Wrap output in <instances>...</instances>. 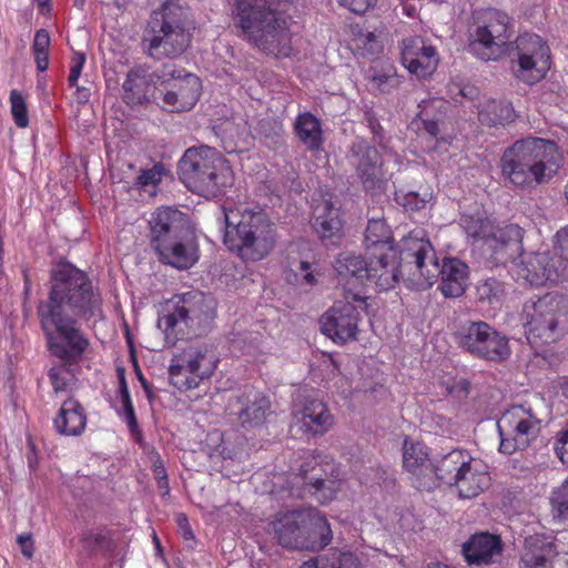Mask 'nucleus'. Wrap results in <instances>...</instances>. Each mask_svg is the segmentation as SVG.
Wrapping results in <instances>:
<instances>
[{
	"mask_svg": "<svg viewBox=\"0 0 568 568\" xmlns=\"http://www.w3.org/2000/svg\"><path fill=\"white\" fill-rule=\"evenodd\" d=\"M352 165L361 180L365 191H373L381 186L382 158L377 149L365 140H355L349 148Z\"/></svg>",
	"mask_w": 568,
	"mask_h": 568,
	"instance_id": "nucleus-23",
	"label": "nucleus"
},
{
	"mask_svg": "<svg viewBox=\"0 0 568 568\" xmlns=\"http://www.w3.org/2000/svg\"><path fill=\"white\" fill-rule=\"evenodd\" d=\"M488 481L489 477L486 473L475 471L468 464L458 479L454 480L453 486L457 487L460 498H473L488 486Z\"/></svg>",
	"mask_w": 568,
	"mask_h": 568,
	"instance_id": "nucleus-40",
	"label": "nucleus"
},
{
	"mask_svg": "<svg viewBox=\"0 0 568 568\" xmlns=\"http://www.w3.org/2000/svg\"><path fill=\"white\" fill-rule=\"evenodd\" d=\"M149 225L151 248L193 231L186 215L169 206L153 212Z\"/></svg>",
	"mask_w": 568,
	"mask_h": 568,
	"instance_id": "nucleus-21",
	"label": "nucleus"
},
{
	"mask_svg": "<svg viewBox=\"0 0 568 568\" xmlns=\"http://www.w3.org/2000/svg\"><path fill=\"white\" fill-rule=\"evenodd\" d=\"M313 227L323 242L337 244L343 236V221L339 209L328 200L316 203Z\"/></svg>",
	"mask_w": 568,
	"mask_h": 568,
	"instance_id": "nucleus-30",
	"label": "nucleus"
},
{
	"mask_svg": "<svg viewBox=\"0 0 568 568\" xmlns=\"http://www.w3.org/2000/svg\"><path fill=\"white\" fill-rule=\"evenodd\" d=\"M217 362L206 346L190 345L173 355L169 366L170 384L180 392L194 389L213 375Z\"/></svg>",
	"mask_w": 568,
	"mask_h": 568,
	"instance_id": "nucleus-11",
	"label": "nucleus"
},
{
	"mask_svg": "<svg viewBox=\"0 0 568 568\" xmlns=\"http://www.w3.org/2000/svg\"><path fill=\"white\" fill-rule=\"evenodd\" d=\"M122 409H123V412L122 413L118 412V414L120 416H123L124 420L128 424L130 433L132 435H136V434L140 435L141 432L139 429V424H138V419H136V416H135V410H134V407H133V403L128 404V405H123Z\"/></svg>",
	"mask_w": 568,
	"mask_h": 568,
	"instance_id": "nucleus-55",
	"label": "nucleus"
},
{
	"mask_svg": "<svg viewBox=\"0 0 568 568\" xmlns=\"http://www.w3.org/2000/svg\"><path fill=\"white\" fill-rule=\"evenodd\" d=\"M164 171L161 163L154 164L151 169L141 170L135 183L140 186H155L161 182Z\"/></svg>",
	"mask_w": 568,
	"mask_h": 568,
	"instance_id": "nucleus-51",
	"label": "nucleus"
},
{
	"mask_svg": "<svg viewBox=\"0 0 568 568\" xmlns=\"http://www.w3.org/2000/svg\"><path fill=\"white\" fill-rule=\"evenodd\" d=\"M352 300L336 302L321 317V331L337 344L357 339L359 311Z\"/></svg>",
	"mask_w": 568,
	"mask_h": 568,
	"instance_id": "nucleus-14",
	"label": "nucleus"
},
{
	"mask_svg": "<svg viewBox=\"0 0 568 568\" xmlns=\"http://www.w3.org/2000/svg\"><path fill=\"white\" fill-rule=\"evenodd\" d=\"M55 430L64 436H78L87 426V415L83 406L70 397L63 402L53 419Z\"/></svg>",
	"mask_w": 568,
	"mask_h": 568,
	"instance_id": "nucleus-34",
	"label": "nucleus"
},
{
	"mask_svg": "<svg viewBox=\"0 0 568 568\" xmlns=\"http://www.w3.org/2000/svg\"><path fill=\"white\" fill-rule=\"evenodd\" d=\"M11 112L14 123L19 128H26L29 124L27 105L23 97L16 90L10 93Z\"/></svg>",
	"mask_w": 568,
	"mask_h": 568,
	"instance_id": "nucleus-48",
	"label": "nucleus"
},
{
	"mask_svg": "<svg viewBox=\"0 0 568 568\" xmlns=\"http://www.w3.org/2000/svg\"><path fill=\"white\" fill-rule=\"evenodd\" d=\"M514 33V19L505 11L488 8L476 18L468 50L485 62L507 55L515 78L532 85L550 70V49L538 34L524 33L511 41Z\"/></svg>",
	"mask_w": 568,
	"mask_h": 568,
	"instance_id": "nucleus-2",
	"label": "nucleus"
},
{
	"mask_svg": "<svg viewBox=\"0 0 568 568\" xmlns=\"http://www.w3.org/2000/svg\"><path fill=\"white\" fill-rule=\"evenodd\" d=\"M300 568H361V561L349 550L331 548L326 554L303 562Z\"/></svg>",
	"mask_w": 568,
	"mask_h": 568,
	"instance_id": "nucleus-39",
	"label": "nucleus"
},
{
	"mask_svg": "<svg viewBox=\"0 0 568 568\" xmlns=\"http://www.w3.org/2000/svg\"><path fill=\"white\" fill-rule=\"evenodd\" d=\"M436 253L423 230H415L404 236L398 245L397 262L402 273L407 275L408 285L415 287V280L420 281L425 270L436 260Z\"/></svg>",
	"mask_w": 568,
	"mask_h": 568,
	"instance_id": "nucleus-13",
	"label": "nucleus"
},
{
	"mask_svg": "<svg viewBox=\"0 0 568 568\" xmlns=\"http://www.w3.org/2000/svg\"><path fill=\"white\" fill-rule=\"evenodd\" d=\"M49 45H50V37H49L48 31L44 29L38 30L34 34V40H33V45H32L33 53H40V54L48 53Z\"/></svg>",
	"mask_w": 568,
	"mask_h": 568,
	"instance_id": "nucleus-57",
	"label": "nucleus"
},
{
	"mask_svg": "<svg viewBox=\"0 0 568 568\" xmlns=\"http://www.w3.org/2000/svg\"><path fill=\"white\" fill-rule=\"evenodd\" d=\"M557 554L556 544L550 537L531 535L525 539L520 561L526 568H544Z\"/></svg>",
	"mask_w": 568,
	"mask_h": 568,
	"instance_id": "nucleus-32",
	"label": "nucleus"
},
{
	"mask_svg": "<svg viewBox=\"0 0 568 568\" xmlns=\"http://www.w3.org/2000/svg\"><path fill=\"white\" fill-rule=\"evenodd\" d=\"M90 90L84 87H77L75 97L79 103H87L90 99Z\"/></svg>",
	"mask_w": 568,
	"mask_h": 568,
	"instance_id": "nucleus-64",
	"label": "nucleus"
},
{
	"mask_svg": "<svg viewBox=\"0 0 568 568\" xmlns=\"http://www.w3.org/2000/svg\"><path fill=\"white\" fill-rule=\"evenodd\" d=\"M226 409L242 427L253 428L265 422L271 412V402L254 387H244L229 399Z\"/></svg>",
	"mask_w": 568,
	"mask_h": 568,
	"instance_id": "nucleus-16",
	"label": "nucleus"
},
{
	"mask_svg": "<svg viewBox=\"0 0 568 568\" xmlns=\"http://www.w3.org/2000/svg\"><path fill=\"white\" fill-rule=\"evenodd\" d=\"M202 93L200 78L185 69L179 79L164 93L161 92L164 105L172 112H185L194 108Z\"/></svg>",
	"mask_w": 568,
	"mask_h": 568,
	"instance_id": "nucleus-28",
	"label": "nucleus"
},
{
	"mask_svg": "<svg viewBox=\"0 0 568 568\" xmlns=\"http://www.w3.org/2000/svg\"><path fill=\"white\" fill-rule=\"evenodd\" d=\"M152 250L159 262L180 271L193 267L200 260V247L194 230Z\"/></svg>",
	"mask_w": 568,
	"mask_h": 568,
	"instance_id": "nucleus-19",
	"label": "nucleus"
},
{
	"mask_svg": "<svg viewBox=\"0 0 568 568\" xmlns=\"http://www.w3.org/2000/svg\"><path fill=\"white\" fill-rule=\"evenodd\" d=\"M545 410L544 398H538L535 405L530 402H525L508 409L503 416L501 422H507L513 427V434L525 442V445L529 446L541 430L546 415Z\"/></svg>",
	"mask_w": 568,
	"mask_h": 568,
	"instance_id": "nucleus-18",
	"label": "nucleus"
},
{
	"mask_svg": "<svg viewBox=\"0 0 568 568\" xmlns=\"http://www.w3.org/2000/svg\"><path fill=\"white\" fill-rule=\"evenodd\" d=\"M395 200L397 204L403 206L406 211H419L424 209L428 202V194L420 195L418 192H396Z\"/></svg>",
	"mask_w": 568,
	"mask_h": 568,
	"instance_id": "nucleus-47",
	"label": "nucleus"
},
{
	"mask_svg": "<svg viewBox=\"0 0 568 568\" xmlns=\"http://www.w3.org/2000/svg\"><path fill=\"white\" fill-rule=\"evenodd\" d=\"M504 295V285L495 277L480 281L476 286V296L479 302L494 304Z\"/></svg>",
	"mask_w": 568,
	"mask_h": 568,
	"instance_id": "nucleus-46",
	"label": "nucleus"
},
{
	"mask_svg": "<svg viewBox=\"0 0 568 568\" xmlns=\"http://www.w3.org/2000/svg\"><path fill=\"white\" fill-rule=\"evenodd\" d=\"M515 119L516 113L511 103L503 100H488L478 110L479 122L487 126H506Z\"/></svg>",
	"mask_w": 568,
	"mask_h": 568,
	"instance_id": "nucleus-37",
	"label": "nucleus"
},
{
	"mask_svg": "<svg viewBox=\"0 0 568 568\" xmlns=\"http://www.w3.org/2000/svg\"><path fill=\"white\" fill-rule=\"evenodd\" d=\"M338 283L344 286L346 300L365 302L364 287L367 285L368 255L342 252L334 262Z\"/></svg>",
	"mask_w": 568,
	"mask_h": 568,
	"instance_id": "nucleus-15",
	"label": "nucleus"
},
{
	"mask_svg": "<svg viewBox=\"0 0 568 568\" xmlns=\"http://www.w3.org/2000/svg\"><path fill=\"white\" fill-rule=\"evenodd\" d=\"M216 315L215 301L197 291L176 294L163 306L158 327L166 339L183 336L200 337L207 334Z\"/></svg>",
	"mask_w": 568,
	"mask_h": 568,
	"instance_id": "nucleus-6",
	"label": "nucleus"
},
{
	"mask_svg": "<svg viewBox=\"0 0 568 568\" xmlns=\"http://www.w3.org/2000/svg\"><path fill=\"white\" fill-rule=\"evenodd\" d=\"M310 268L311 264L308 261L288 256L285 271V280L288 283L294 284L300 283L301 281H304L306 284H314L315 277Z\"/></svg>",
	"mask_w": 568,
	"mask_h": 568,
	"instance_id": "nucleus-44",
	"label": "nucleus"
},
{
	"mask_svg": "<svg viewBox=\"0 0 568 568\" xmlns=\"http://www.w3.org/2000/svg\"><path fill=\"white\" fill-rule=\"evenodd\" d=\"M38 317L51 355L78 364L90 345L78 322L94 326L104 318L101 292L69 261L53 262L48 296L38 306Z\"/></svg>",
	"mask_w": 568,
	"mask_h": 568,
	"instance_id": "nucleus-1",
	"label": "nucleus"
},
{
	"mask_svg": "<svg viewBox=\"0 0 568 568\" xmlns=\"http://www.w3.org/2000/svg\"><path fill=\"white\" fill-rule=\"evenodd\" d=\"M17 542L21 548V552L24 557L31 558L34 552L33 540L31 534L19 535Z\"/></svg>",
	"mask_w": 568,
	"mask_h": 568,
	"instance_id": "nucleus-59",
	"label": "nucleus"
},
{
	"mask_svg": "<svg viewBox=\"0 0 568 568\" xmlns=\"http://www.w3.org/2000/svg\"><path fill=\"white\" fill-rule=\"evenodd\" d=\"M85 54L82 52H75L71 60L70 74L68 83L70 87H75L85 63Z\"/></svg>",
	"mask_w": 568,
	"mask_h": 568,
	"instance_id": "nucleus-54",
	"label": "nucleus"
},
{
	"mask_svg": "<svg viewBox=\"0 0 568 568\" xmlns=\"http://www.w3.org/2000/svg\"><path fill=\"white\" fill-rule=\"evenodd\" d=\"M550 510L552 519L557 523L568 520V480L567 478L562 484L551 491Z\"/></svg>",
	"mask_w": 568,
	"mask_h": 568,
	"instance_id": "nucleus-45",
	"label": "nucleus"
},
{
	"mask_svg": "<svg viewBox=\"0 0 568 568\" xmlns=\"http://www.w3.org/2000/svg\"><path fill=\"white\" fill-rule=\"evenodd\" d=\"M155 88L149 81V67L136 64L131 68L122 83L121 99L131 109L148 106L156 103Z\"/></svg>",
	"mask_w": 568,
	"mask_h": 568,
	"instance_id": "nucleus-26",
	"label": "nucleus"
},
{
	"mask_svg": "<svg viewBox=\"0 0 568 568\" xmlns=\"http://www.w3.org/2000/svg\"><path fill=\"white\" fill-rule=\"evenodd\" d=\"M459 225L474 240H486L490 232V221L481 212L463 213L459 219Z\"/></svg>",
	"mask_w": 568,
	"mask_h": 568,
	"instance_id": "nucleus-41",
	"label": "nucleus"
},
{
	"mask_svg": "<svg viewBox=\"0 0 568 568\" xmlns=\"http://www.w3.org/2000/svg\"><path fill=\"white\" fill-rule=\"evenodd\" d=\"M499 169L507 187L531 192L557 175L560 169L557 144L537 136L519 139L504 150Z\"/></svg>",
	"mask_w": 568,
	"mask_h": 568,
	"instance_id": "nucleus-3",
	"label": "nucleus"
},
{
	"mask_svg": "<svg viewBox=\"0 0 568 568\" xmlns=\"http://www.w3.org/2000/svg\"><path fill=\"white\" fill-rule=\"evenodd\" d=\"M339 3L356 14H364L376 3V0H339Z\"/></svg>",
	"mask_w": 568,
	"mask_h": 568,
	"instance_id": "nucleus-56",
	"label": "nucleus"
},
{
	"mask_svg": "<svg viewBox=\"0 0 568 568\" xmlns=\"http://www.w3.org/2000/svg\"><path fill=\"white\" fill-rule=\"evenodd\" d=\"M458 95L468 100H473L477 95V89L470 85H464L459 88Z\"/></svg>",
	"mask_w": 568,
	"mask_h": 568,
	"instance_id": "nucleus-63",
	"label": "nucleus"
},
{
	"mask_svg": "<svg viewBox=\"0 0 568 568\" xmlns=\"http://www.w3.org/2000/svg\"><path fill=\"white\" fill-rule=\"evenodd\" d=\"M310 465H311V463H305V464L301 465V467L298 469V475L306 480L305 484L311 485L314 488L315 494L328 490L329 495L324 494V498H332V494L334 493L333 486L335 485V483L333 480H327V479L320 478V477H310L308 478L307 474L310 470Z\"/></svg>",
	"mask_w": 568,
	"mask_h": 568,
	"instance_id": "nucleus-49",
	"label": "nucleus"
},
{
	"mask_svg": "<svg viewBox=\"0 0 568 568\" xmlns=\"http://www.w3.org/2000/svg\"><path fill=\"white\" fill-rule=\"evenodd\" d=\"M524 230L517 224H508L489 234L485 240L486 250L490 258L498 265L516 263L523 255Z\"/></svg>",
	"mask_w": 568,
	"mask_h": 568,
	"instance_id": "nucleus-24",
	"label": "nucleus"
},
{
	"mask_svg": "<svg viewBox=\"0 0 568 568\" xmlns=\"http://www.w3.org/2000/svg\"><path fill=\"white\" fill-rule=\"evenodd\" d=\"M307 510H290L278 514L268 524V532L278 545L287 549L301 550Z\"/></svg>",
	"mask_w": 568,
	"mask_h": 568,
	"instance_id": "nucleus-29",
	"label": "nucleus"
},
{
	"mask_svg": "<svg viewBox=\"0 0 568 568\" xmlns=\"http://www.w3.org/2000/svg\"><path fill=\"white\" fill-rule=\"evenodd\" d=\"M72 365L61 362L49 369L48 376L55 394L65 393L74 385L77 378L70 369Z\"/></svg>",
	"mask_w": 568,
	"mask_h": 568,
	"instance_id": "nucleus-43",
	"label": "nucleus"
},
{
	"mask_svg": "<svg viewBox=\"0 0 568 568\" xmlns=\"http://www.w3.org/2000/svg\"><path fill=\"white\" fill-rule=\"evenodd\" d=\"M521 318L526 337L530 344H550L566 332L568 320L560 297L546 294L528 300L523 307Z\"/></svg>",
	"mask_w": 568,
	"mask_h": 568,
	"instance_id": "nucleus-9",
	"label": "nucleus"
},
{
	"mask_svg": "<svg viewBox=\"0 0 568 568\" xmlns=\"http://www.w3.org/2000/svg\"><path fill=\"white\" fill-rule=\"evenodd\" d=\"M434 104V101L427 100L422 101L418 104L420 109L417 118L422 121L423 130H425L432 138H436L439 134L438 120L428 116V108Z\"/></svg>",
	"mask_w": 568,
	"mask_h": 568,
	"instance_id": "nucleus-50",
	"label": "nucleus"
},
{
	"mask_svg": "<svg viewBox=\"0 0 568 568\" xmlns=\"http://www.w3.org/2000/svg\"><path fill=\"white\" fill-rule=\"evenodd\" d=\"M457 346L469 356L503 363L511 355L508 337L485 321H465L454 333Z\"/></svg>",
	"mask_w": 568,
	"mask_h": 568,
	"instance_id": "nucleus-10",
	"label": "nucleus"
},
{
	"mask_svg": "<svg viewBox=\"0 0 568 568\" xmlns=\"http://www.w3.org/2000/svg\"><path fill=\"white\" fill-rule=\"evenodd\" d=\"M403 466L412 475L413 485L422 489L420 483L423 477L427 475V471L433 466V460L428 459L427 447L419 442L408 443L404 442L403 447Z\"/></svg>",
	"mask_w": 568,
	"mask_h": 568,
	"instance_id": "nucleus-35",
	"label": "nucleus"
},
{
	"mask_svg": "<svg viewBox=\"0 0 568 568\" xmlns=\"http://www.w3.org/2000/svg\"><path fill=\"white\" fill-rule=\"evenodd\" d=\"M368 125H369V129H371V131H372V133L374 135L375 141L381 143L383 128L379 124V122L376 119H374V118H369L368 119Z\"/></svg>",
	"mask_w": 568,
	"mask_h": 568,
	"instance_id": "nucleus-61",
	"label": "nucleus"
},
{
	"mask_svg": "<svg viewBox=\"0 0 568 568\" xmlns=\"http://www.w3.org/2000/svg\"><path fill=\"white\" fill-rule=\"evenodd\" d=\"M274 0H235L233 23L250 42L270 54H278L288 41L285 16Z\"/></svg>",
	"mask_w": 568,
	"mask_h": 568,
	"instance_id": "nucleus-5",
	"label": "nucleus"
},
{
	"mask_svg": "<svg viewBox=\"0 0 568 568\" xmlns=\"http://www.w3.org/2000/svg\"><path fill=\"white\" fill-rule=\"evenodd\" d=\"M152 37L148 42V54L152 58L161 55L174 59L183 54L191 43L192 34L187 12L174 2H166L151 14L149 21Z\"/></svg>",
	"mask_w": 568,
	"mask_h": 568,
	"instance_id": "nucleus-8",
	"label": "nucleus"
},
{
	"mask_svg": "<svg viewBox=\"0 0 568 568\" xmlns=\"http://www.w3.org/2000/svg\"><path fill=\"white\" fill-rule=\"evenodd\" d=\"M471 456L463 449L454 448L433 459V466L423 477L422 489L432 490L439 484L453 486L459 474L471 463Z\"/></svg>",
	"mask_w": 568,
	"mask_h": 568,
	"instance_id": "nucleus-20",
	"label": "nucleus"
},
{
	"mask_svg": "<svg viewBox=\"0 0 568 568\" xmlns=\"http://www.w3.org/2000/svg\"><path fill=\"white\" fill-rule=\"evenodd\" d=\"M293 416L304 433L324 435L334 424V417L326 404L313 396H304L300 404H295Z\"/></svg>",
	"mask_w": 568,
	"mask_h": 568,
	"instance_id": "nucleus-27",
	"label": "nucleus"
},
{
	"mask_svg": "<svg viewBox=\"0 0 568 568\" xmlns=\"http://www.w3.org/2000/svg\"><path fill=\"white\" fill-rule=\"evenodd\" d=\"M225 246L245 262L265 258L275 248L277 227L257 204L224 205Z\"/></svg>",
	"mask_w": 568,
	"mask_h": 568,
	"instance_id": "nucleus-4",
	"label": "nucleus"
},
{
	"mask_svg": "<svg viewBox=\"0 0 568 568\" xmlns=\"http://www.w3.org/2000/svg\"><path fill=\"white\" fill-rule=\"evenodd\" d=\"M373 81L381 88L382 91H387L385 87L393 88L397 85V79L389 74H376L373 77Z\"/></svg>",
	"mask_w": 568,
	"mask_h": 568,
	"instance_id": "nucleus-60",
	"label": "nucleus"
},
{
	"mask_svg": "<svg viewBox=\"0 0 568 568\" xmlns=\"http://www.w3.org/2000/svg\"><path fill=\"white\" fill-rule=\"evenodd\" d=\"M402 62L409 73L426 79L437 69L439 58L434 45L415 36L402 41Z\"/></svg>",
	"mask_w": 568,
	"mask_h": 568,
	"instance_id": "nucleus-22",
	"label": "nucleus"
},
{
	"mask_svg": "<svg viewBox=\"0 0 568 568\" xmlns=\"http://www.w3.org/2000/svg\"><path fill=\"white\" fill-rule=\"evenodd\" d=\"M301 550L320 551L325 548L333 538L331 525L325 516L316 510H307L304 537Z\"/></svg>",
	"mask_w": 568,
	"mask_h": 568,
	"instance_id": "nucleus-33",
	"label": "nucleus"
},
{
	"mask_svg": "<svg viewBox=\"0 0 568 568\" xmlns=\"http://www.w3.org/2000/svg\"><path fill=\"white\" fill-rule=\"evenodd\" d=\"M364 245L366 254L394 250L392 230L384 219L368 220L364 234Z\"/></svg>",
	"mask_w": 568,
	"mask_h": 568,
	"instance_id": "nucleus-38",
	"label": "nucleus"
},
{
	"mask_svg": "<svg viewBox=\"0 0 568 568\" xmlns=\"http://www.w3.org/2000/svg\"><path fill=\"white\" fill-rule=\"evenodd\" d=\"M368 255L367 285H374L379 291L393 288L400 278L407 282V275L402 273L397 262V252H372Z\"/></svg>",
	"mask_w": 568,
	"mask_h": 568,
	"instance_id": "nucleus-25",
	"label": "nucleus"
},
{
	"mask_svg": "<svg viewBox=\"0 0 568 568\" xmlns=\"http://www.w3.org/2000/svg\"><path fill=\"white\" fill-rule=\"evenodd\" d=\"M34 60L37 63V68L39 71L43 72L48 69L49 65V59L48 53H34Z\"/></svg>",
	"mask_w": 568,
	"mask_h": 568,
	"instance_id": "nucleus-62",
	"label": "nucleus"
},
{
	"mask_svg": "<svg viewBox=\"0 0 568 568\" xmlns=\"http://www.w3.org/2000/svg\"><path fill=\"white\" fill-rule=\"evenodd\" d=\"M294 132L308 150L318 151L322 149L324 143L322 124L311 112L297 115L294 122Z\"/></svg>",
	"mask_w": 568,
	"mask_h": 568,
	"instance_id": "nucleus-36",
	"label": "nucleus"
},
{
	"mask_svg": "<svg viewBox=\"0 0 568 568\" xmlns=\"http://www.w3.org/2000/svg\"><path fill=\"white\" fill-rule=\"evenodd\" d=\"M469 267L456 257H446L439 264L436 258L430 267L422 274V280H415V288L426 290L439 280L438 290L447 298L462 296L468 286Z\"/></svg>",
	"mask_w": 568,
	"mask_h": 568,
	"instance_id": "nucleus-12",
	"label": "nucleus"
},
{
	"mask_svg": "<svg viewBox=\"0 0 568 568\" xmlns=\"http://www.w3.org/2000/svg\"><path fill=\"white\" fill-rule=\"evenodd\" d=\"M260 129L265 138L271 139L274 143L280 142L283 133V125L280 121L262 120L260 122Z\"/></svg>",
	"mask_w": 568,
	"mask_h": 568,
	"instance_id": "nucleus-53",
	"label": "nucleus"
},
{
	"mask_svg": "<svg viewBox=\"0 0 568 568\" xmlns=\"http://www.w3.org/2000/svg\"><path fill=\"white\" fill-rule=\"evenodd\" d=\"M178 171L190 191L206 197L223 193L232 183L226 161L207 145L187 149L179 161Z\"/></svg>",
	"mask_w": 568,
	"mask_h": 568,
	"instance_id": "nucleus-7",
	"label": "nucleus"
},
{
	"mask_svg": "<svg viewBox=\"0 0 568 568\" xmlns=\"http://www.w3.org/2000/svg\"><path fill=\"white\" fill-rule=\"evenodd\" d=\"M501 550L500 537L489 532L475 534L463 545V555L469 565H489Z\"/></svg>",
	"mask_w": 568,
	"mask_h": 568,
	"instance_id": "nucleus-31",
	"label": "nucleus"
},
{
	"mask_svg": "<svg viewBox=\"0 0 568 568\" xmlns=\"http://www.w3.org/2000/svg\"><path fill=\"white\" fill-rule=\"evenodd\" d=\"M183 70V68L170 60L162 63L153 71H149V81L152 83V87L155 88V92L158 93L160 87L169 89L175 79L180 78Z\"/></svg>",
	"mask_w": 568,
	"mask_h": 568,
	"instance_id": "nucleus-42",
	"label": "nucleus"
},
{
	"mask_svg": "<svg viewBox=\"0 0 568 568\" xmlns=\"http://www.w3.org/2000/svg\"><path fill=\"white\" fill-rule=\"evenodd\" d=\"M500 423L503 422L500 420L497 424L500 436L499 452L510 455L516 450H524L528 447L525 445V442L520 440L515 434H513V437H506Z\"/></svg>",
	"mask_w": 568,
	"mask_h": 568,
	"instance_id": "nucleus-52",
	"label": "nucleus"
},
{
	"mask_svg": "<svg viewBox=\"0 0 568 568\" xmlns=\"http://www.w3.org/2000/svg\"><path fill=\"white\" fill-rule=\"evenodd\" d=\"M518 277H521L531 285H545L557 283L564 278L561 261L549 252L529 253L520 256L516 264Z\"/></svg>",
	"mask_w": 568,
	"mask_h": 568,
	"instance_id": "nucleus-17",
	"label": "nucleus"
},
{
	"mask_svg": "<svg viewBox=\"0 0 568 568\" xmlns=\"http://www.w3.org/2000/svg\"><path fill=\"white\" fill-rule=\"evenodd\" d=\"M556 243L559 250L560 258L568 262V225L557 231Z\"/></svg>",
	"mask_w": 568,
	"mask_h": 568,
	"instance_id": "nucleus-58",
	"label": "nucleus"
}]
</instances>
